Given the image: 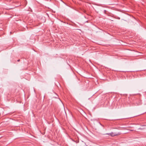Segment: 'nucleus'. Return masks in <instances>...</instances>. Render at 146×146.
<instances>
[{"instance_id":"f257e3e1","label":"nucleus","mask_w":146,"mask_h":146,"mask_svg":"<svg viewBox=\"0 0 146 146\" xmlns=\"http://www.w3.org/2000/svg\"><path fill=\"white\" fill-rule=\"evenodd\" d=\"M120 133H113V132H111V133H106V135H110L111 137H114L115 136L118 135H120Z\"/></svg>"},{"instance_id":"f03ea898","label":"nucleus","mask_w":146,"mask_h":146,"mask_svg":"<svg viewBox=\"0 0 146 146\" xmlns=\"http://www.w3.org/2000/svg\"><path fill=\"white\" fill-rule=\"evenodd\" d=\"M141 101L140 100L138 99L137 100L135 104L136 106H138L141 105Z\"/></svg>"},{"instance_id":"7ed1b4c3","label":"nucleus","mask_w":146,"mask_h":146,"mask_svg":"<svg viewBox=\"0 0 146 146\" xmlns=\"http://www.w3.org/2000/svg\"><path fill=\"white\" fill-rule=\"evenodd\" d=\"M18 61H19V60H17Z\"/></svg>"}]
</instances>
